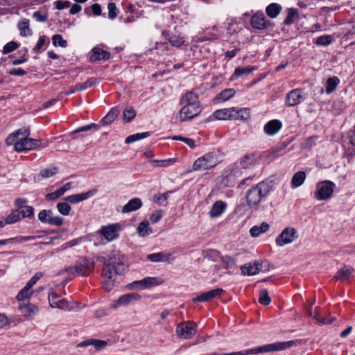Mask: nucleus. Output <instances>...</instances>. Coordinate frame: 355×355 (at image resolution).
I'll list each match as a JSON object with an SVG mask.
<instances>
[{
	"instance_id": "603ef678",
	"label": "nucleus",
	"mask_w": 355,
	"mask_h": 355,
	"mask_svg": "<svg viewBox=\"0 0 355 355\" xmlns=\"http://www.w3.org/2000/svg\"><path fill=\"white\" fill-rule=\"evenodd\" d=\"M136 116V112L134 109L130 108L123 111V120L125 122H130Z\"/></svg>"
},
{
	"instance_id": "72a5a7b5",
	"label": "nucleus",
	"mask_w": 355,
	"mask_h": 355,
	"mask_svg": "<svg viewBox=\"0 0 355 355\" xmlns=\"http://www.w3.org/2000/svg\"><path fill=\"white\" fill-rule=\"evenodd\" d=\"M282 7L277 3H270L266 9V14L270 18H275L280 12Z\"/></svg>"
},
{
	"instance_id": "393cba45",
	"label": "nucleus",
	"mask_w": 355,
	"mask_h": 355,
	"mask_svg": "<svg viewBox=\"0 0 355 355\" xmlns=\"http://www.w3.org/2000/svg\"><path fill=\"white\" fill-rule=\"evenodd\" d=\"M227 205L225 202L218 200L211 207L209 214L211 218H216L222 214L225 210Z\"/></svg>"
},
{
	"instance_id": "c9c22d12",
	"label": "nucleus",
	"mask_w": 355,
	"mask_h": 355,
	"mask_svg": "<svg viewBox=\"0 0 355 355\" xmlns=\"http://www.w3.org/2000/svg\"><path fill=\"white\" fill-rule=\"evenodd\" d=\"M269 229V225L266 223L263 222L261 225V226H254L250 229V234L253 237L258 236L261 233H264L266 231H268Z\"/></svg>"
},
{
	"instance_id": "79ce46f5",
	"label": "nucleus",
	"mask_w": 355,
	"mask_h": 355,
	"mask_svg": "<svg viewBox=\"0 0 355 355\" xmlns=\"http://www.w3.org/2000/svg\"><path fill=\"white\" fill-rule=\"evenodd\" d=\"M149 135H150V133L148 132L132 135L128 136L125 139V143L130 144V143L136 141L137 140L146 138V137H148Z\"/></svg>"
},
{
	"instance_id": "5701e85b",
	"label": "nucleus",
	"mask_w": 355,
	"mask_h": 355,
	"mask_svg": "<svg viewBox=\"0 0 355 355\" xmlns=\"http://www.w3.org/2000/svg\"><path fill=\"white\" fill-rule=\"evenodd\" d=\"M96 236L101 239V241L97 244H105L111 241V225L103 227L96 232Z\"/></svg>"
},
{
	"instance_id": "a878e982",
	"label": "nucleus",
	"mask_w": 355,
	"mask_h": 355,
	"mask_svg": "<svg viewBox=\"0 0 355 355\" xmlns=\"http://www.w3.org/2000/svg\"><path fill=\"white\" fill-rule=\"evenodd\" d=\"M89 345H93L96 351H99L107 345V342L101 340L89 339L78 344V347H86Z\"/></svg>"
},
{
	"instance_id": "2f4dec72",
	"label": "nucleus",
	"mask_w": 355,
	"mask_h": 355,
	"mask_svg": "<svg viewBox=\"0 0 355 355\" xmlns=\"http://www.w3.org/2000/svg\"><path fill=\"white\" fill-rule=\"evenodd\" d=\"M306 178V173L304 171H298L294 174L291 180L292 188H296L301 186Z\"/></svg>"
},
{
	"instance_id": "a18cd8bd",
	"label": "nucleus",
	"mask_w": 355,
	"mask_h": 355,
	"mask_svg": "<svg viewBox=\"0 0 355 355\" xmlns=\"http://www.w3.org/2000/svg\"><path fill=\"white\" fill-rule=\"evenodd\" d=\"M317 139V136H312L307 138L301 144V148L304 150H310L313 146H315V140Z\"/></svg>"
},
{
	"instance_id": "b1692460",
	"label": "nucleus",
	"mask_w": 355,
	"mask_h": 355,
	"mask_svg": "<svg viewBox=\"0 0 355 355\" xmlns=\"http://www.w3.org/2000/svg\"><path fill=\"white\" fill-rule=\"evenodd\" d=\"M21 313L25 317H30L37 312V307L29 302H21L19 306Z\"/></svg>"
},
{
	"instance_id": "c756f323",
	"label": "nucleus",
	"mask_w": 355,
	"mask_h": 355,
	"mask_svg": "<svg viewBox=\"0 0 355 355\" xmlns=\"http://www.w3.org/2000/svg\"><path fill=\"white\" fill-rule=\"evenodd\" d=\"M257 162V154L255 153L245 155L241 159L240 164L243 168H248L254 165Z\"/></svg>"
},
{
	"instance_id": "7ed1b4c3",
	"label": "nucleus",
	"mask_w": 355,
	"mask_h": 355,
	"mask_svg": "<svg viewBox=\"0 0 355 355\" xmlns=\"http://www.w3.org/2000/svg\"><path fill=\"white\" fill-rule=\"evenodd\" d=\"M111 124V111H110L98 123H91L85 126H82L72 133H78L81 132H85L92 128H97L102 134L107 135L110 132V125Z\"/></svg>"
},
{
	"instance_id": "4c0bfd02",
	"label": "nucleus",
	"mask_w": 355,
	"mask_h": 355,
	"mask_svg": "<svg viewBox=\"0 0 355 355\" xmlns=\"http://www.w3.org/2000/svg\"><path fill=\"white\" fill-rule=\"evenodd\" d=\"M89 196V193L74 194L67 196L64 200L69 203H77L87 199Z\"/></svg>"
},
{
	"instance_id": "58836bf2",
	"label": "nucleus",
	"mask_w": 355,
	"mask_h": 355,
	"mask_svg": "<svg viewBox=\"0 0 355 355\" xmlns=\"http://www.w3.org/2000/svg\"><path fill=\"white\" fill-rule=\"evenodd\" d=\"M339 83V79L337 77L329 78L327 80L326 92L332 93Z\"/></svg>"
},
{
	"instance_id": "dca6fc26",
	"label": "nucleus",
	"mask_w": 355,
	"mask_h": 355,
	"mask_svg": "<svg viewBox=\"0 0 355 355\" xmlns=\"http://www.w3.org/2000/svg\"><path fill=\"white\" fill-rule=\"evenodd\" d=\"M30 135L29 129L26 128H22L13 133L10 134L6 139V143L8 146H10L12 144H15V143L19 141V136H21V138H26L28 137Z\"/></svg>"
},
{
	"instance_id": "f704fd0d",
	"label": "nucleus",
	"mask_w": 355,
	"mask_h": 355,
	"mask_svg": "<svg viewBox=\"0 0 355 355\" xmlns=\"http://www.w3.org/2000/svg\"><path fill=\"white\" fill-rule=\"evenodd\" d=\"M171 257L170 254H164L163 252H158L150 254L147 256V259L153 262L158 261H167Z\"/></svg>"
},
{
	"instance_id": "ea45409f",
	"label": "nucleus",
	"mask_w": 355,
	"mask_h": 355,
	"mask_svg": "<svg viewBox=\"0 0 355 355\" xmlns=\"http://www.w3.org/2000/svg\"><path fill=\"white\" fill-rule=\"evenodd\" d=\"M21 219V212L19 210H14L12 211L6 218L5 223L6 224H12Z\"/></svg>"
},
{
	"instance_id": "69168bd1",
	"label": "nucleus",
	"mask_w": 355,
	"mask_h": 355,
	"mask_svg": "<svg viewBox=\"0 0 355 355\" xmlns=\"http://www.w3.org/2000/svg\"><path fill=\"white\" fill-rule=\"evenodd\" d=\"M33 16L37 21L40 22H44L47 19V16L42 15L41 12L39 11L35 12Z\"/></svg>"
},
{
	"instance_id": "f3484780",
	"label": "nucleus",
	"mask_w": 355,
	"mask_h": 355,
	"mask_svg": "<svg viewBox=\"0 0 355 355\" xmlns=\"http://www.w3.org/2000/svg\"><path fill=\"white\" fill-rule=\"evenodd\" d=\"M223 292L224 291L222 288H217L207 292L202 293L201 295L195 297L193 300L194 302H208L220 297Z\"/></svg>"
},
{
	"instance_id": "774afa93",
	"label": "nucleus",
	"mask_w": 355,
	"mask_h": 355,
	"mask_svg": "<svg viewBox=\"0 0 355 355\" xmlns=\"http://www.w3.org/2000/svg\"><path fill=\"white\" fill-rule=\"evenodd\" d=\"M45 43V36H41L39 38L38 42L34 47L33 50L35 52H37L44 46Z\"/></svg>"
},
{
	"instance_id": "a211bd4d",
	"label": "nucleus",
	"mask_w": 355,
	"mask_h": 355,
	"mask_svg": "<svg viewBox=\"0 0 355 355\" xmlns=\"http://www.w3.org/2000/svg\"><path fill=\"white\" fill-rule=\"evenodd\" d=\"M303 98L300 89H295L289 92L286 96V104L288 106H295L300 103Z\"/></svg>"
},
{
	"instance_id": "0eeeda50",
	"label": "nucleus",
	"mask_w": 355,
	"mask_h": 355,
	"mask_svg": "<svg viewBox=\"0 0 355 355\" xmlns=\"http://www.w3.org/2000/svg\"><path fill=\"white\" fill-rule=\"evenodd\" d=\"M49 305L52 308H58L62 310H71L69 303L64 298L58 295L53 288L49 291L48 296Z\"/></svg>"
},
{
	"instance_id": "2eb2a0df",
	"label": "nucleus",
	"mask_w": 355,
	"mask_h": 355,
	"mask_svg": "<svg viewBox=\"0 0 355 355\" xmlns=\"http://www.w3.org/2000/svg\"><path fill=\"white\" fill-rule=\"evenodd\" d=\"M162 283L158 278L156 277H146L139 281H135L128 286L130 288H148L154 286L159 285Z\"/></svg>"
},
{
	"instance_id": "052dcab7",
	"label": "nucleus",
	"mask_w": 355,
	"mask_h": 355,
	"mask_svg": "<svg viewBox=\"0 0 355 355\" xmlns=\"http://www.w3.org/2000/svg\"><path fill=\"white\" fill-rule=\"evenodd\" d=\"M163 216V214H162V210H157V211H155V212H153L151 216H150V220L155 223L157 222H158L161 218Z\"/></svg>"
},
{
	"instance_id": "6e6552de",
	"label": "nucleus",
	"mask_w": 355,
	"mask_h": 355,
	"mask_svg": "<svg viewBox=\"0 0 355 355\" xmlns=\"http://www.w3.org/2000/svg\"><path fill=\"white\" fill-rule=\"evenodd\" d=\"M216 164V161L214 153H209L196 159L193 163V168L195 171L206 170L214 167Z\"/></svg>"
},
{
	"instance_id": "f257e3e1",
	"label": "nucleus",
	"mask_w": 355,
	"mask_h": 355,
	"mask_svg": "<svg viewBox=\"0 0 355 355\" xmlns=\"http://www.w3.org/2000/svg\"><path fill=\"white\" fill-rule=\"evenodd\" d=\"M272 184L262 181L253 187L248 191L246 195L247 204L248 206H256L266 197L272 190Z\"/></svg>"
},
{
	"instance_id": "9b49d317",
	"label": "nucleus",
	"mask_w": 355,
	"mask_h": 355,
	"mask_svg": "<svg viewBox=\"0 0 355 355\" xmlns=\"http://www.w3.org/2000/svg\"><path fill=\"white\" fill-rule=\"evenodd\" d=\"M297 237V231L293 227H286L276 239V244L282 246L291 243Z\"/></svg>"
},
{
	"instance_id": "c85d7f7f",
	"label": "nucleus",
	"mask_w": 355,
	"mask_h": 355,
	"mask_svg": "<svg viewBox=\"0 0 355 355\" xmlns=\"http://www.w3.org/2000/svg\"><path fill=\"white\" fill-rule=\"evenodd\" d=\"M31 138L28 137L26 138H20L19 141L15 143V149L18 152L31 150L33 149V146H31Z\"/></svg>"
},
{
	"instance_id": "338daca9",
	"label": "nucleus",
	"mask_w": 355,
	"mask_h": 355,
	"mask_svg": "<svg viewBox=\"0 0 355 355\" xmlns=\"http://www.w3.org/2000/svg\"><path fill=\"white\" fill-rule=\"evenodd\" d=\"M175 162V159H169L165 160L156 161L158 166L166 167L168 166L171 163Z\"/></svg>"
},
{
	"instance_id": "09e8293b",
	"label": "nucleus",
	"mask_w": 355,
	"mask_h": 355,
	"mask_svg": "<svg viewBox=\"0 0 355 355\" xmlns=\"http://www.w3.org/2000/svg\"><path fill=\"white\" fill-rule=\"evenodd\" d=\"M57 209L62 215L67 216L71 211V206L67 202H60L57 205Z\"/></svg>"
},
{
	"instance_id": "a19ab883",
	"label": "nucleus",
	"mask_w": 355,
	"mask_h": 355,
	"mask_svg": "<svg viewBox=\"0 0 355 355\" xmlns=\"http://www.w3.org/2000/svg\"><path fill=\"white\" fill-rule=\"evenodd\" d=\"M137 231L139 235L141 236H145L146 235L148 234L149 232H151L149 227L148 222L147 220H144L140 223L137 227Z\"/></svg>"
},
{
	"instance_id": "49530a36",
	"label": "nucleus",
	"mask_w": 355,
	"mask_h": 355,
	"mask_svg": "<svg viewBox=\"0 0 355 355\" xmlns=\"http://www.w3.org/2000/svg\"><path fill=\"white\" fill-rule=\"evenodd\" d=\"M52 42L55 46H59L65 48L67 46V42L62 38L61 35L59 34H56L53 36Z\"/></svg>"
},
{
	"instance_id": "8fccbe9b",
	"label": "nucleus",
	"mask_w": 355,
	"mask_h": 355,
	"mask_svg": "<svg viewBox=\"0 0 355 355\" xmlns=\"http://www.w3.org/2000/svg\"><path fill=\"white\" fill-rule=\"evenodd\" d=\"M254 69L255 67H237L234 71V76H241L242 75L248 74Z\"/></svg>"
},
{
	"instance_id": "bb28decb",
	"label": "nucleus",
	"mask_w": 355,
	"mask_h": 355,
	"mask_svg": "<svg viewBox=\"0 0 355 355\" xmlns=\"http://www.w3.org/2000/svg\"><path fill=\"white\" fill-rule=\"evenodd\" d=\"M142 206V201L140 198H135L130 200L126 205L123 207L122 212L128 213L138 210Z\"/></svg>"
},
{
	"instance_id": "cd10ccee",
	"label": "nucleus",
	"mask_w": 355,
	"mask_h": 355,
	"mask_svg": "<svg viewBox=\"0 0 355 355\" xmlns=\"http://www.w3.org/2000/svg\"><path fill=\"white\" fill-rule=\"evenodd\" d=\"M198 96L197 94L193 92V91L187 92L181 98L180 103L187 105H199V102L198 101Z\"/></svg>"
},
{
	"instance_id": "39448f33",
	"label": "nucleus",
	"mask_w": 355,
	"mask_h": 355,
	"mask_svg": "<svg viewBox=\"0 0 355 355\" xmlns=\"http://www.w3.org/2000/svg\"><path fill=\"white\" fill-rule=\"evenodd\" d=\"M197 332V325L191 322H183L178 324L176 328V334L183 339H190L193 337Z\"/></svg>"
},
{
	"instance_id": "4be33fe9",
	"label": "nucleus",
	"mask_w": 355,
	"mask_h": 355,
	"mask_svg": "<svg viewBox=\"0 0 355 355\" xmlns=\"http://www.w3.org/2000/svg\"><path fill=\"white\" fill-rule=\"evenodd\" d=\"M354 272V269L352 267L344 266L338 270L333 279L340 281L349 280Z\"/></svg>"
},
{
	"instance_id": "de8ad7c7",
	"label": "nucleus",
	"mask_w": 355,
	"mask_h": 355,
	"mask_svg": "<svg viewBox=\"0 0 355 355\" xmlns=\"http://www.w3.org/2000/svg\"><path fill=\"white\" fill-rule=\"evenodd\" d=\"M332 42V37L331 35H325L320 36L317 38L315 44L318 46H327Z\"/></svg>"
},
{
	"instance_id": "1a4fd4ad",
	"label": "nucleus",
	"mask_w": 355,
	"mask_h": 355,
	"mask_svg": "<svg viewBox=\"0 0 355 355\" xmlns=\"http://www.w3.org/2000/svg\"><path fill=\"white\" fill-rule=\"evenodd\" d=\"M93 266L94 263L92 261H89L88 259H84L83 261L77 263L74 268L68 267L63 271L68 272L69 273L76 272L80 276H86L89 274Z\"/></svg>"
},
{
	"instance_id": "473e14b6",
	"label": "nucleus",
	"mask_w": 355,
	"mask_h": 355,
	"mask_svg": "<svg viewBox=\"0 0 355 355\" xmlns=\"http://www.w3.org/2000/svg\"><path fill=\"white\" fill-rule=\"evenodd\" d=\"M242 274L244 275H254L259 273V269L257 266V261H255L253 264L249 263L245 266H242L241 268Z\"/></svg>"
},
{
	"instance_id": "7c9ffc66",
	"label": "nucleus",
	"mask_w": 355,
	"mask_h": 355,
	"mask_svg": "<svg viewBox=\"0 0 355 355\" xmlns=\"http://www.w3.org/2000/svg\"><path fill=\"white\" fill-rule=\"evenodd\" d=\"M33 293V291L31 290V288L28 287L27 285L22 288L17 295V300L21 302H29V300L31 295Z\"/></svg>"
},
{
	"instance_id": "e433bc0d",
	"label": "nucleus",
	"mask_w": 355,
	"mask_h": 355,
	"mask_svg": "<svg viewBox=\"0 0 355 355\" xmlns=\"http://www.w3.org/2000/svg\"><path fill=\"white\" fill-rule=\"evenodd\" d=\"M298 10L295 8H288L287 10V16L284 21L285 25H291L295 19L298 18Z\"/></svg>"
},
{
	"instance_id": "37998d69",
	"label": "nucleus",
	"mask_w": 355,
	"mask_h": 355,
	"mask_svg": "<svg viewBox=\"0 0 355 355\" xmlns=\"http://www.w3.org/2000/svg\"><path fill=\"white\" fill-rule=\"evenodd\" d=\"M258 301L261 304L264 306H267L270 303L271 299L269 297L267 290H262L259 292V298Z\"/></svg>"
},
{
	"instance_id": "20e7f679",
	"label": "nucleus",
	"mask_w": 355,
	"mask_h": 355,
	"mask_svg": "<svg viewBox=\"0 0 355 355\" xmlns=\"http://www.w3.org/2000/svg\"><path fill=\"white\" fill-rule=\"evenodd\" d=\"M243 111L246 112L247 110L241 109L240 110L236 111L234 107H231L228 109H221L215 111L214 112V116L215 117V119L218 120H237L239 119H243L245 117L243 114H241Z\"/></svg>"
},
{
	"instance_id": "6ab92c4d",
	"label": "nucleus",
	"mask_w": 355,
	"mask_h": 355,
	"mask_svg": "<svg viewBox=\"0 0 355 355\" xmlns=\"http://www.w3.org/2000/svg\"><path fill=\"white\" fill-rule=\"evenodd\" d=\"M110 56L108 51L98 46L92 49L89 60L91 62L106 60L110 58Z\"/></svg>"
},
{
	"instance_id": "423d86ee",
	"label": "nucleus",
	"mask_w": 355,
	"mask_h": 355,
	"mask_svg": "<svg viewBox=\"0 0 355 355\" xmlns=\"http://www.w3.org/2000/svg\"><path fill=\"white\" fill-rule=\"evenodd\" d=\"M335 184L331 181L325 180L318 183L317 191L315 192V197L319 200L329 198L334 192Z\"/></svg>"
},
{
	"instance_id": "5fc2aeb1",
	"label": "nucleus",
	"mask_w": 355,
	"mask_h": 355,
	"mask_svg": "<svg viewBox=\"0 0 355 355\" xmlns=\"http://www.w3.org/2000/svg\"><path fill=\"white\" fill-rule=\"evenodd\" d=\"M18 48V44L15 42H10L7 43L3 49V53L7 54Z\"/></svg>"
},
{
	"instance_id": "412c9836",
	"label": "nucleus",
	"mask_w": 355,
	"mask_h": 355,
	"mask_svg": "<svg viewBox=\"0 0 355 355\" xmlns=\"http://www.w3.org/2000/svg\"><path fill=\"white\" fill-rule=\"evenodd\" d=\"M141 296L139 293H131L121 296L114 304V308L120 305H127L133 301H137L140 300Z\"/></svg>"
},
{
	"instance_id": "3c124183",
	"label": "nucleus",
	"mask_w": 355,
	"mask_h": 355,
	"mask_svg": "<svg viewBox=\"0 0 355 355\" xmlns=\"http://www.w3.org/2000/svg\"><path fill=\"white\" fill-rule=\"evenodd\" d=\"M58 171V169L55 166L51 168H44L40 171V175L43 178H48L56 174Z\"/></svg>"
},
{
	"instance_id": "f8f14e48",
	"label": "nucleus",
	"mask_w": 355,
	"mask_h": 355,
	"mask_svg": "<svg viewBox=\"0 0 355 355\" xmlns=\"http://www.w3.org/2000/svg\"><path fill=\"white\" fill-rule=\"evenodd\" d=\"M251 26L254 29L264 30L272 26V23L266 19L263 12H257L250 20Z\"/></svg>"
},
{
	"instance_id": "ddd939ff",
	"label": "nucleus",
	"mask_w": 355,
	"mask_h": 355,
	"mask_svg": "<svg viewBox=\"0 0 355 355\" xmlns=\"http://www.w3.org/2000/svg\"><path fill=\"white\" fill-rule=\"evenodd\" d=\"M201 112L200 105H185L180 111V119L182 121L192 119Z\"/></svg>"
},
{
	"instance_id": "13d9d810",
	"label": "nucleus",
	"mask_w": 355,
	"mask_h": 355,
	"mask_svg": "<svg viewBox=\"0 0 355 355\" xmlns=\"http://www.w3.org/2000/svg\"><path fill=\"white\" fill-rule=\"evenodd\" d=\"M257 266L259 272H267L270 270V263L267 261L259 263L257 261Z\"/></svg>"
},
{
	"instance_id": "c03bdc74",
	"label": "nucleus",
	"mask_w": 355,
	"mask_h": 355,
	"mask_svg": "<svg viewBox=\"0 0 355 355\" xmlns=\"http://www.w3.org/2000/svg\"><path fill=\"white\" fill-rule=\"evenodd\" d=\"M236 92L234 89H226L221 92L217 96L218 98L223 101L229 100L235 94Z\"/></svg>"
},
{
	"instance_id": "aec40b11",
	"label": "nucleus",
	"mask_w": 355,
	"mask_h": 355,
	"mask_svg": "<svg viewBox=\"0 0 355 355\" xmlns=\"http://www.w3.org/2000/svg\"><path fill=\"white\" fill-rule=\"evenodd\" d=\"M282 124L280 121L277 119H273L268 121L264 125V132L266 134L268 135H274L276 134L281 128Z\"/></svg>"
},
{
	"instance_id": "4d7b16f0",
	"label": "nucleus",
	"mask_w": 355,
	"mask_h": 355,
	"mask_svg": "<svg viewBox=\"0 0 355 355\" xmlns=\"http://www.w3.org/2000/svg\"><path fill=\"white\" fill-rule=\"evenodd\" d=\"M64 219L60 216H52L49 218V224L60 226L63 224Z\"/></svg>"
},
{
	"instance_id": "9d476101",
	"label": "nucleus",
	"mask_w": 355,
	"mask_h": 355,
	"mask_svg": "<svg viewBox=\"0 0 355 355\" xmlns=\"http://www.w3.org/2000/svg\"><path fill=\"white\" fill-rule=\"evenodd\" d=\"M97 260L103 263L105 266L102 273L103 286L107 291H110L111 290V267L109 260L101 255L97 257Z\"/></svg>"
},
{
	"instance_id": "f03ea898",
	"label": "nucleus",
	"mask_w": 355,
	"mask_h": 355,
	"mask_svg": "<svg viewBox=\"0 0 355 355\" xmlns=\"http://www.w3.org/2000/svg\"><path fill=\"white\" fill-rule=\"evenodd\" d=\"M294 344L293 340L287 342H281L273 344H269L264 346L259 347L254 349H248L244 352H232L230 354H218L213 353L211 355H250L259 353H264L273 351L283 350L292 347Z\"/></svg>"
},
{
	"instance_id": "864d4df0",
	"label": "nucleus",
	"mask_w": 355,
	"mask_h": 355,
	"mask_svg": "<svg viewBox=\"0 0 355 355\" xmlns=\"http://www.w3.org/2000/svg\"><path fill=\"white\" fill-rule=\"evenodd\" d=\"M23 209L19 211L21 212V218H31L33 216L34 209L31 206H25L22 208Z\"/></svg>"
},
{
	"instance_id": "0e129e2a",
	"label": "nucleus",
	"mask_w": 355,
	"mask_h": 355,
	"mask_svg": "<svg viewBox=\"0 0 355 355\" xmlns=\"http://www.w3.org/2000/svg\"><path fill=\"white\" fill-rule=\"evenodd\" d=\"M38 219L42 223H49V218L46 214V209H43L40 211L38 214Z\"/></svg>"
},
{
	"instance_id": "4468645a",
	"label": "nucleus",
	"mask_w": 355,
	"mask_h": 355,
	"mask_svg": "<svg viewBox=\"0 0 355 355\" xmlns=\"http://www.w3.org/2000/svg\"><path fill=\"white\" fill-rule=\"evenodd\" d=\"M128 268V259L123 255L114 254L112 256V269L118 275H123Z\"/></svg>"
},
{
	"instance_id": "6e6d98bb",
	"label": "nucleus",
	"mask_w": 355,
	"mask_h": 355,
	"mask_svg": "<svg viewBox=\"0 0 355 355\" xmlns=\"http://www.w3.org/2000/svg\"><path fill=\"white\" fill-rule=\"evenodd\" d=\"M95 83H96V80L92 78V79H89V80L85 81L83 83L78 84L76 89H79V91L85 90V89L93 86Z\"/></svg>"
},
{
	"instance_id": "e2e57ef3",
	"label": "nucleus",
	"mask_w": 355,
	"mask_h": 355,
	"mask_svg": "<svg viewBox=\"0 0 355 355\" xmlns=\"http://www.w3.org/2000/svg\"><path fill=\"white\" fill-rule=\"evenodd\" d=\"M55 4L57 9L62 10L66 8H69L71 5V3L69 1H62L58 0L55 2Z\"/></svg>"
},
{
	"instance_id": "bf43d9fd",
	"label": "nucleus",
	"mask_w": 355,
	"mask_h": 355,
	"mask_svg": "<svg viewBox=\"0 0 355 355\" xmlns=\"http://www.w3.org/2000/svg\"><path fill=\"white\" fill-rule=\"evenodd\" d=\"M42 277V274L41 272H37L35 275L27 282L26 285L28 287L32 288L33 285L36 284V282Z\"/></svg>"
},
{
	"instance_id": "680f3d73",
	"label": "nucleus",
	"mask_w": 355,
	"mask_h": 355,
	"mask_svg": "<svg viewBox=\"0 0 355 355\" xmlns=\"http://www.w3.org/2000/svg\"><path fill=\"white\" fill-rule=\"evenodd\" d=\"M168 194L166 193L163 194H157L154 196V201L157 203L163 204L166 201Z\"/></svg>"
}]
</instances>
